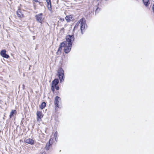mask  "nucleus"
<instances>
[{
	"instance_id": "nucleus-13",
	"label": "nucleus",
	"mask_w": 154,
	"mask_h": 154,
	"mask_svg": "<svg viewBox=\"0 0 154 154\" xmlns=\"http://www.w3.org/2000/svg\"><path fill=\"white\" fill-rule=\"evenodd\" d=\"M47 2V7L48 8V9L49 11H51L52 9L51 1L49 2Z\"/></svg>"
},
{
	"instance_id": "nucleus-21",
	"label": "nucleus",
	"mask_w": 154,
	"mask_h": 154,
	"mask_svg": "<svg viewBox=\"0 0 154 154\" xmlns=\"http://www.w3.org/2000/svg\"><path fill=\"white\" fill-rule=\"evenodd\" d=\"M60 78V79L61 82L62 81H63L64 79V78Z\"/></svg>"
},
{
	"instance_id": "nucleus-3",
	"label": "nucleus",
	"mask_w": 154,
	"mask_h": 154,
	"mask_svg": "<svg viewBox=\"0 0 154 154\" xmlns=\"http://www.w3.org/2000/svg\"><path fill=\"white\" fill-rule=\"evenodd\" d=\"M66 45V42H63L60 44V47L59 48L57 51V54L59 55L60 53L62 50V48L63 47L64 50V48L65 46H66L65 45Z\"/></svg>"
},
{
	"instance_id": "nucleus-18",
	"label": "nucleus",
	"mask_w": 154,
	"mask_h": 154,
	"mask_svg": "<svg viewBox=\"0 0 154 154\" xmlns=\"http://www.w3.org/2000/svg\"><path fill=\"white\" fill-rule=\"evenodd\" d=\"M54 88L57 90H58L59 89V87L57 85L54 86Z\"/></svg>"
},
{
	"instance_id": "nucleus-10",
	"label": "nucleus",
	"mask_w": 154,
	"mask_h": 154,
	"mask_svg": "<svg viewBox=\"0 0 154 154\" xmlns=\"http://www.w3.org/2000/svg\"><path fill=\"white\" fill-rule=\"evenodd\" d=\"M59 82L58 79H57L53 80L52 82V85L54 86L57 85Z\"/></svg>"
},
{
	"instance_id": "nucleus-8",
	"label": "nucleus",
	"mask_w": 154,
	"mask_h": 154,
	"mask_svg": "<svg viewBox=\"0 0 154 154\" xmlns=\"http://www.w3.org/2000/svg\"><path fill=\"white\" fill-rule=\"evenodd\" d=\"M24 142L33 145L34 144V140L30 138H28L24 140Z\"/></svg>"
},
{
	"instance_id": "nucleus-24",
	"label": "nucleus",
	"mask_w": 154,
	"mask_h": 154,
	"mask_svg": "<svg viewBox=\"0 0 154 154\" xmlns=\"http://www.w3.org/2000/svg\"><path fill=\"white\" fill-rule=\"evenodd\" d=\"M33 1H34L35 2H38V0H33Z\"/></svg>"
},
{
	"instance_id": "nucleus-22",
	"label": "nucleus",
	"mask_w": 154,
	"mask_h": 154,
	"mask_svg": "<svg viewBox=\"0 0 154 154\" xmlns=\"http://www.w3.org/2000/svg\"><path fill=\"white\" fill-rule=\"evenodd\" d=\"M99 11V8H97L95 12H98V11Z\"/></svg>"
},
{
	"instance_id": "nucleus-11",
	"label": "nucleus",
	"mask_w": 154,
	"mask_h": 154,
	"mask_svg": "<svg viewBox=\"0 0 154 154\" xmlns=\"http://www.w3.org/2000/svg\"><path fill=\"white\" fill-rule=\"evenodd\" d=\"M73 18V16L72 15H69L68 16H66L65 19L67 22H69L71 21V19H72Z\"/></svg>"
},
{
	"instance_id": "nucleus-1",
	"label": "nucleus",
	"mask_w": 154,
	"mask_h": 154,
	"mask_svg": "<svg viewBox=\"0 0 154 154\" xmlns=\"http://www.w3.org/2000/svg\"><path fill=\"white\" fill-rule=\"evenodd\" d=\"M66 41L63 42H66V45H65L64 48V51L66 53L69 52L71 49L72 42L74 41V38L73 35H68L66 37Z\"/></svg>"
},
{
	"instance_id": "nucleus-17",
	"label": "nucleus",
	"mask_w": 154,
	"mask_h": 154,
	"mask_svg": "<svg viewBox=\"0 0 154 154\" xmlns=\"http://www.w3.org/2000/svg\"><path fill=\"white\" fill-rule=\"evenodd\" d=\"M15 110H12L11 112L10 113V115L9 116L10 118H11L12 116L14 114L15 111Z\"/></svg>"
},
{
	"instance_id": "nucleus-27",
	"label": "nucleus",
	"mask_w": 154,
	"mask_h": 154,
	"mask_svg": "<svg viewBox=\"0 0 154 154\" xmlns=\"http://www.w3.org/2000/svg\"><path fill=\"white\" fill-rule=\"evenodd\" d=\"M23 88H24V85H23Z\"/></svg>"
},
{
	"instance_id": "nucleus-25",
	"label": "nucleus",
	"mask_w": 154,
	"mask_h": 154,
	"mask_svg": "<svg viewBox=\"0 0 154 154\" xmlns=\"http://www.w3.org/2000/svg\"><path fill=\"white\" fill-rule=\"evenodd\" d=\"M46 2H49L50 1H51V0H45Z\"/></svg>"
},
{
	"instance_id": "nucleus-9",
	"label": "nucleus",
	"mask_w": 154,
	"mask_h": 154,
	"mask_svg": "<svg viewBox=\"0 0 154 154\" xmlns=\"http://www.w3.org/2000/svg\"><path fill=\"white\" fill-rule=\"evenodd\" d=\"M38 117L37 121H39L41 118L43 117V116L42 115V112L39 111H38L36 113Z\"/></svg>"
},
{
	"instance_id": "nucleus-19",
	"label": "nucleus",
	"mask_w": 154,
	"mask_h": 154,
	"mask_svg": "<svg viewBox=\"0 0 154 154\" xmlns=\"http://www.w3.org/2000/svg\"><path fill=\"white\" fill-rule=\"evenodd\" d=\"M51 90L53 92H54V86L52 85L51 87Z\"/></svg>"
},
{
	"instance_id": "nucleus-23",
	"label": "nucleus",
	"mask_w": 154,
	"mask_h": 154,
	"mask_svg": "<svg viewBox=\"0 0 154 154\" xmlns=\"http://www.w3.org/2000/svg\"><path fill=\"white\" fill-rule=\"evenodd\" d=\"M152 8L153 11L154 12V4L152 6Z\"/></svg>"
},
{
	"instance_id": "nucleus-20",
	"label": "nucleus",
	"mask_w": 154,
	"mask_h": 154,
	"mask_svg": "<svg viewBox=\"0 0 154 154\" xmlns=\"http://www.w3.org/2000/svg\"><path fill=\"white\" fill-rule=\"evenodd\" d=\"M57 131H56L55 132V133H54V137H55V139H56V137H57Z\"/></svg>"
},
{
	"instance_id": "nucleus-4",
	"label": "nucleus",
	"mask_w": 154,
	"mask_h": 154,
	"mask_svg": "<svg viewBox=\"0 0 154 154\" xmlns=\"http://www.w3.org/2000/svg\"><path fill=\"white\" fill-rule=\"evenodd\" d=\"M61 99L60 97L58 96H56L55 99L54 103V105L56 106L55 109H56V107L59 108V101H60Z\"/></svg>"
},
{
	"instance_id": "nucleus-16",
	"label": "nucleus",
	"mask_w": 154,
	"mask_h": 154,
	"mask_svg": "<svg viewBox=\"0 0 154 154\" xmlns=\"http://www.w3.org/2000/svg\"><path fill=\"white\" fill-rule=\"evenodd\" d=\"M46 106V103L45 102H43L42 103L41 105L40 106V107L41 109H43L45 108V107Z\"/></svg>"
},
{
	"instance_id": "nucleus-14",
	"label": "nucleus",
	"mask_w": 154,
	"mask_h": 154,
	"mask_svg": "<svg viewBox=\"0 0 154 154\" xmlns=\"http://www.w3.org/2000/svg\"><path fill=\"white\" fill-rule=\"evenodd\" d=\"M17 14L18 15V16L19 17H22L23 16V14H22V12L20 11V10H19L17 11Z\"/></svg>"
},
{
	"instance_id": "nucleus-12",
	"label": "nucleus",
	"mask_w": 154,
	"mask_h": 154,
	"mask_svg": "<svg viewBox=\"0 0 154 154\" xmlns=\"http://www.w3.org/2000/svg\"><path fill=\"white\" fill-rule=\"evenodd\" d=\"M51 140V139H50L49 141V142L46 144L45 147V149L47 150H48L49 149L50 146L51 145V144L50 143Z\"/></svg>"
},
{
	"instance_id": "nucleus-26",
	"label": "nucleus",
	"mask_w": 154,
	"mask_h": 154,
	"mask_svg": "<svg viewBox=\"0 0 154 154\" xmlns=\"http://www.w3.org/2000/svg\"><path fill=\"white\" fill-rule=\"evenodd\" d=\"M45 154V152H43L42 153V154Z\"/></svg>"
},
{
	"instance_id": "nucleus-2",
	"label": "nucleus",
	"mask_w": 154,
	"mask_h": 154,
	"mask_svg": "<svg viewBox=\"0 0 154 154\" xmlns=\"http://www.w3.org/2000/svg\"><path fill=\"white\" fill-rule=\"evenodd\" d=\"M80 24V29L81 31V33L82 34H83V30H84L85 28V25H86L84 19L82 18L80 20V21L78 22L76 25H78Z\"/></svg>"
},
{
	"instance_id": "nucleus-6",
	"label": "nucleus",
	"mask_w": 154,
	"mask_h": 154,
	"mask_svg": "<svg viewBox=\"0 0 154 154\" xmlns=\"http://www.w3.org/2000/svg\"><path fill=\"white\" fill-rule=\"evenodd\" d=\"M42 14L41 13L35 16L36 20L39 23H42L43 21V20L42 18Z\"/></svg>"
},
{
	"instance_id": "nucleus-5",
	"label": "nucleus",
	"mask_w": 154,
	"mask_h": 154,
	"mask_svg": "<svg viewBox=\"0 0 154 154\" xmlns=\"http://www.w3.org/2000/svg\"><path fill=\"white\" fill-rule=\"evenodd\" d=\"M64 71L61 68H59L57 71V75L58 77H63L64 75Z\"/></svg>"
},
{
	"instance_id": "nucleus-15",
	"label": "nucleus",
	"mask_w": 154,
	"mask_h": 154,
	"mask_svg": "<svg viewBox=\"0 0 154 154\" xmlns=\"http://www.w3.org/2000/svg\"><path fill=\"white\" fill-rule=\"evenodd\" d=\"M143 2L146 6H147L149 4V0H143Z\"/></svg>"
},
{
	"instance_id": "nucleus-7",
	"label": "nucleus",
	"mask_w": 154,
	"mask_h": 154,
	"mask_svg": "<svg viewBox=\"0 0 154 154\" xmlns=\"http://www.w3.org/2000/svg\"><path fill=\"white\" fill-rule=\"evenodd\" d=\"M6 51L5 50H2L0 52L1 55L3 57L6 58H9V56L6 54Z\"/></svg>"
}]
</instances>
